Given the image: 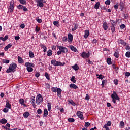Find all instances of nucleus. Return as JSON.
<instances>
[{
	"mask_svg": "<svg viewBox=\"0 0 130 130\" xmlns=\"http://www.w3.org/2000/svg\"><path fill=\"white\" fill-rule=\"evenodd\" d=\"M110 0H107L105 1V4L108 6H109V5H110Z\"/></svg>",
	"mask_w": 130,
	"mask_h": 130,
	"instance_id": "48",
	"label": "nucleus"
},
{
	"mask_svg": "<svg viewBox=\"0 0 130 130\" xmlns=\"http://www.w3.org/2000/svg\"><path fill=\"white\" fill-rule=\"evenodd\" d=\"M24 102H25V101L23 99H20L19 100V102H20V104H21V105H23L24 106H26V105L25 104H24Z\"/></svg>",
	"mask_w": 130,
	"mask_h": 130,
	"instance_id": "33",
	"label": "nucleus"
},
{
	"mask_svg": "<svg viewBox=\"0 0 130 130\" xmlns=\"http://www.w3.org/2000/svg\"><path fill=\"white\" fill-rule=\"evenodd\" d=\"M90 35V31L89 30H86L84 32V38H88Z\"/></svg>",
	"mask_w": 130,
	"mask_h": 130,
	"instance_id": "16",
	"label": "nucleus"
},
{
	"mask_svg": "<svg viewBox=\"0 0 130 130\" xmlns=\"http://www.w3.org/2000/svg\"><path fill=\"white\" fill-rule=\"evenodd\" d=\"M76 115H77L78 117L80 118L81 120H83L84 116L83 115V112L80 111H78L76 113Z\"/></svg>",
	"mask_w": 130,
	"mask_h": 130,
	"instance_id": "10",
	"label": "nucleus"
},
{
	"mask_svg": "<svg viewBox=\"0 0 130 130\" xmlns=\"http://www.w3.org/2000/svg\"><path fill=\"white\" fill-rule=\"evenodd\" d=\"M105 125H106V126H110L111 125V122L110 121H108L107 124Z\"/></svg>",
	"mask_w": 130,
	"mask_h": 130,
	"instance_id": "52",
	"label": "nucleus"
},
{
	"mask_svg": "<svg viewBox=\"0 0 130 130\" xmlns=\"http://www.w3.org/2000/svg\"><path fill=\"white\" fill-rule=\"evenodd\" d=\"M45 77H46V79H48V81L50 80V78L49 77V75L48 74V73H47V72H46L45 73Z\"/></svg>",
	"mask_w": 130,
	"mask_h": 130,
	"instance_id": "38",
	"label": "nucleus"
},
{
	"mask_svg": "<svg viewBox=\"0 0 130 130\" xmlns=\"http://www.w3.org/2000/svg\"><path fill=\"white\" fill-rule=\"evenodd\" d=\"M20 39V37L19 36H15V40H19Z\"/></svg>",
	"mask_w": 130,
	"mask_h": 130,
	"instance_id": "64",
	"label": "nucleus"
},
{
	"mask_svg": "<svg viewBox=\"0 0 130 130\" xmlns=\"http://www.w3.org/2000/svg\"><path fill=\"white\" fill-rule=\"evenodd\" d=\"M125 56H126V57H128V58H129V57H130V52H127L125 53Z\"/></svg>",
	"mask_w": 130,
	"mask_h": 130,
	"instance_id": "50",
	"label": "nucleus"
},
{
	"mask_svg": "<svg viewBox=\"0 0 130 130\" xmlns=\"http://www.w3.org/2000/svg\"><path fill=\"white\" fill-rule=\"evenodd\" d=\"M114 56L116 58H118V57H119V54H118V53H117V52H115V53H114Z\"/></svg>",
	"mask_w": 130,
	"mask_h": 130,
	"instance_id": "44",
	"label": "nucleus"
},
{
	"mask_svg": "<svg viewBox=\"0 0 130 130\" xmlns=\"http://www.w3.org/2000/svg\"><path fill=\"white\" fill-rule=\"evenodd\" d=\"M22 10H23V11L24 12H27V11H28V8H27L26 7L23 6Z\"/></svg>",
	"mask_w": 130,
	"mask_h": 130,
	"instance_id": "58",
	"label": "nucleus"
},
{
	"mask_svg": "<svg viewBox=\"0 0 130 130\" xmlns=\"http://www.w3.org/2000/svg\"><path fill=\"white\" fill-rule=\"evenodd\" d=\"M75 76H72L71 79V81L73 82V83H76V80H75Z\"/></svg>",
	"mask_w": 130,
	"mask_h": 130,
	"instance_id": "46",
	"label": "nucleus"
},
{
	"mask_svg": "<svg viewBox=\"0 0 130 130\" xmlns=\"http://www.w3.org/2000/svg\"><path fill=\"white\" fill-rule=\"evenodd\" d=\"M40 46L42 48H43L44 52H46L47 48H46V46H44L43 44H41L40 45Z\"/></svg>",
	"mask_w": 130,
	"mask_h": 130,
	"instance_id": "22",
	"label": "nucleus"
},
{
	"mask_svg": "<svg viewBox=\"0 0 130 130\" xmlns=\"http://www.w3.org/2000/svg\"><path fill=\"white\" fill-rule=\"evenodd\" d=\"M52 55V51L51 50H49L47 51V56H51Z\"/></svg>",
	"mask_w": 130,
	"mask_h": 130,
	"instance_id": "36",
	"label": "nucleus"
},
{
	"mask_svg": "<svg viewBox=\"0 0 130 130\" xmlns=\"http://www.w3.org/2000/svg\"><path fill=\"white\" fill-rule=\"evenodd\" d=\"M39 31H40V27H38V26H36V29H35V31L37 33H38V32H39Z\"/></svg>",
	"mask_w": 130,
	"mask_h": 130,
	"instance_id": "42",
	"label": "nucleus"
},
{
	"mask_svg": "<svg viewBox=\"0 0 130 130\" xmlns=\"http://www.w3.org/2000/svg\"><path fill=\"white\" fill-rule=\"evenodd\" d=\"M81 57L83 58H89L90 57V53H86V52H83L81 54Z\"/></svg>",
	"mask_w": 130,
	"mask_h": 130,
	"instance_id": "11",
	"label": "nucleus"
},
{
	"mask_svg": "<svg viewBox=\"0 0 130 130\" xmlns=\"http://www.w3.org/2000/svg\"><path fill=\"white\" fill-rule=\"evenodd\" d=\"M68 121L69 122H75V119L73 118H69L68 119Z\"/></svg>",
	"mask_w": 130,
	"mask_h": 130,
	"instance_id": "35",
	"label": "nucleus"
},
{
	"mask_svg": "<svg viewBox=\"0 0 130 130\" xmlns=\"http://www.w3.org/2000/svg\"><path fill=\"white\" fill-rule=\"evenodd\" d=\"M72 68L75 71H78V70H79V69H80V68L79 67V66H78V65L77 64H75L74 66H72Z\"/></svg>",
	"mask_w": 130,
	"mask_h": 130,
	"instance_id": "21",
	"label": "nucleus"
},
{
	"mask_svg": "<svg viewBox=\"0 0 130 130\" xmlns=\"http://www.w3.org/2000/svg\"><path fill=\"white\" fill-rule=\"evenodd\" d=\"M111 98H112V101L113 102V103H116V100H120V98L117 95V94L115 91H113V93L111 94Z\"/></svg>",
	"mask_w": 130,
	"mask_h": 130,
	"instance_id": "3",
	"label": "nucleus"
},
{
	"mask_svg": "<svg viewBox=\"0 0 130 130\" xmlns=\"http://www.w3.org/2000/svg\"><path fill=\"white\" fill-rule=\"evenodd\" d=\"M107 63L109 66L112 64V61H111V58H108L107 59Z\"/></svg>",
	"mask_w": 130,
	"mask_h": 130,
	"instance_id": "25",
	"label": "nucleus"
},
{
	"mask_svg": "<svg viewBox=\"0 0 130 130\" xmlns=\"http://www.w3.org/2000/svg\"><path fill=\"white\" fill-rule=\"evenodd\" d=\"M58 48H59V50H60L61 52H62L63 53H68V49L66 47L59 46L58 47Z\"/></svg>",
	"mask_w": 130,
	"mask_h": 130,
	"instance_id": "9",
	"label": "nucleus"
},
{
	"mask_svg": "<svg viewBox=\"0 0 130 130\" xmlns=\"http://www.w3.org/2000/svg\"><path fill=\"white\" fill-rule=\"evenodd\" d=\"M37 6L40 7V8H43V6H44V4H45V1H44L43 0H37Z\"/></svg>",
	"mask_w": 130,
	"mask_h": 130,
	"instance_id": "8",
	"label": "nucleus"
},
{
	"mask_svg": "<svg viewBox=\"0 0 130 130\" xmlns=\"http://www.w3.org/2000/svg\"><path fill=\"white\" fill-rule=\"evenodd\" d=\"M3 112H5V113H7V112H9V109L8 108H4L3 109Z\"/></svg>",
	"mask_w": 130,
	"mask_h": 130,
	"instance_id": "53",
	"label": "nucleus"
},
{
	"mask_svg": "<svg viewBox=\"0 0 130 130\" xmlns=\"http://www.w3.org/2000/svg\"><path fill=\"white\" fill-rule=\"evenodd\" d=\"M36 101H35V96H31L30 98V103L31 104H35Z\"/></svg>",
	"mask_w": 130,
	"mask_h": 130,
	"instance_id": "24",
	"label": "nucleus"
},
{
	"mask_svg": "<svg viewBox=\"0 0 130 130\" xmlns=\"http://www.w3.org/2000/svg\"><path fill=\"white\" fill-rule=\"evenodd\" d=\"M29 56L30 58H34V53L32 51H29Z\"/></svg>",
	"mask_w": 130,
	"mask_h": 130,
	"instance_id": "28",
	"label": "nucleus"
},
{
	"mask_svg": "<svg viewBox=\"0 0 130 130\" xmlns=\"http://www.w3.org/2000/svg\"><path fill=\"white\" fill-rule=\"evenodd\" d=\"M8 38H9V36H5L4 38L3 37H0V40H2V41H6V40H7V39H8Z\"/></svg>",
	"mask_w": 130,
	"mask_h": 130,
	"instance_id": "23",
	"label": "nucleus"
},
{
	"mask_svg": "<svg viewBox=\"0 0 130 130\" xmlns=\"http://www.w3.org/2000/svg\"><path fill=\"white\" fill-rule=\"evenodd\" d=\"M68 37H63L62 38L63 42H67V41H68Z\"/></svg>",
	"mask_w": 130,
	"mask_h": 130,
	"instance_id": "41",
	"label": "nucleus"
},
{
	"mask_svg": "<svg viewBox=\"0 0 130 130\" xmlns=\"http://www.w3.org/2000/svg\"><path fill=\"white\" fill-rule=\"evenodd\" d=\"M96 77H98V79H101V80L103 79V76L101 74H100V75L98 74H96Z\"/></svg>",
	"mask_w": 130,
	"mask_h": 130,
	"instance_id": "47",
	"label": "nucleus"
},
{
	"mask_svg": "<svg viewBox=\"0 0 130 130\" xmlns=\"http://www.w3.org/2000/svg\"><path fill=\"white\" fill-rule=\"evenodd\" d=\"M86 100H90V96H89V94H86V96L85 97Z\"/></svg>",
	"mask_w": 130,
	"mask_h": 130,
	"instance_id": "59",
	"label": "nucleus"
},
{
	"mask_svg": "<svg viewBox=\"0 0 130 130\" xmlns=\"http://www.w3.org/2000/svg\"><path fill=\"white\" fill-rule=\"evenodd\" d=\"M18 61L19 63H24V60L23 59H22V57H20L19 56L18 57Z\"/></svg>",
	"mask_w": 130,
	"mask_h": 130,
	"instance_id": "20",
	"label": "nucleus"
},
{
	"mask_svg": "<svg viewBox=\"0 0 130 130\" xmlns=\"http://www.w3.org/2000/svg\"><path fill=\"white\" fill-rule=\"evenodd\" d=\"M47 106H48V110L49 111H50V110H51V103H48L47 104Z\"/></svg>",
	"mask_w": 130,
	"mask_h": 130,
	"instance_id": "37",
	"label": "nucleus"
},
{
	"mask_svg": "<svg viewBox=\"0 0 130 130\" xmlns=\"http://www.w3.org/2000/svg\"><path fill=\"white\" fill-rule=\"evenodd\" d=\"M114 84L115 85H118V80L117 79L114 80Z\"/></svg>",
	"mask_w": 130,
	"mask_h": 130,
	"instance_id": "55",
	"label": "nucleus"
},
{
	"mask_svg": "<svg viewBox=\"0 0 130 130\" xmlns=\"http://www.w3.org/2000/svg\"><path fill=\"white\" fill-rule=\"evenodd\" d=\"M36 101L37 105H39L41 103H42V102H43V98L42 97V95L40 94H38Z\"/></svg>",
	"mask_w": 130,
	"mask_h": 130,
	"instance_id": "6",
	"label": "nucleus"
},
{
	"mask_svg": "<svg viewBox=\"0 0 130 130\" xmlns=\"http://www.w3.org/2000/svg\"><path fill=\"white\" fill-rule=\"evenodd\" d=\"M120 29H124L125 28V25H124V24L121 25L120 26Z\"/></svg>",
	"mask_w": 130,
	"mask_h": 130,
	"instance_id": "56",
	"label": "nucleus"
},
{
	"mask_svg": "<svg viewBox=\"0 0 130 130\" xmlns=\"http://www.w3.org/2000/svg\"><path fill=\"white\" fill-rule=\"evenodd\" d=\"M106 83H107V80H103L102 81V88H104V85H105V84H106Z\"/></svg>",
	"mask_w": 130,
	"mask_h": 130,
	"instance_id": "34",
	"label": "nucleus"
},
{
	"mask_svg": "<svg viewBox=\"0 0 130 130\" xmlns=\"http://www.w3.org/2000/svg\"><path fill=\"white\" fill-rule=\"evenodd\" d=\"M3 63H9L10 60L7 59H3Z\"/></svg>",
	"mask_w": 130,
	"mask_h": 130,
	"instance_id": "45",
	"label": "nucleus"
},
{
	"mask_svg": "<svg viewBox=\"0 0 130 130\" xmlns=\"http://www.w3.org/2000/svg\"><path fill=\"white\" fill-rule=\"evenodd\" d=\"M85 126L86 127H89V126H90V123L89 122H86L85 124Z\"/></svg>",
	"mask_w": 130,
	"mask_h": 130,
	"instance_id": "57",
	"label": "nucleus"
},
{
	"mask_svg": "<svg viewBox=\"0 0 130 130\" xmlns=\"http://www.w3.org/2000/svg\"><path fill=\"white\" fill-rule=\"evenodd\" d=\"M43 115L45 117H46V116H47V115H48V111H47V109H44Z\"/></svg>",
	"mask_w": 130,
	"mask_h": 130,
	"instance_id": "31",
	"label": "nucleus"
},
{
	"mask_svg": "<svg viewBox=\"0 0 130 130\" xmlns=\"http://www.w3.org/2000/svg\"><path fill=\"white\" fill-rule=\"evenodd\" d=\"M110 23H111L112 27H115V26H116V23L114 20H110Z\"/></svg>",
	"mask_w": 130,
	"mask_h": 130,
	"instance_id": "30",
	"label": "nucleus"
},
{
	"mask_svg": "<svg viewBox=\"0 0 130 130\" xmlns=\"http://www.w3.org/2000/svg\"><path fill=\"white\" fill-rule=\"evenodd\" d=\"M37 22H38V23H42V20L38 18L37 19Z\"/></svg>",
	"mask_w": 130,
	"mask_h": 130,
	"instance_id": "60",
	"label": "nucleus"
},
{
	"mask_svg": "<svg viewBox=\"0 0 130 130\" xmlns=\"http://www.w3.org/2000/svg\"><path fill=\"white\" fill-rule=\"evenodd\" d=\"M111 31L112 33L115 32V26H111Z\"/></svg>",
	"mask_w": 130,
	"mask_h": 130,
	"instance_id": "49",
	"label": "nucleus"
},
{
	"mask_svg": "<svg viewBox=\"0 0 130 130\" xmlns=\"http://www.w3.org/2000/svg\"><path fill=\"white\" fill-rule=\"evenodd\" d=\"M69 48H70L72 51H74V52H78V49H77V48L73 45L69 46Z\"/></svg>",
	"mask_w": 130,
	"mask_h": 130,
	"instance_id": "13",
	"label": "nucleus"
},
{
	"mask_svg": "<svg viewBox=\"0 0 130 130\" xmlns=\"http://www.w3.org/2000/svg\"><path fill=\"white\" fill-rule=\"evenodd\" d=\"M11 47H12V44L10 43L4 48V50L5 51H8L9 48H11Z\"/></svg>",
	"mask_w": 130,
	"mask_h": 130,
	"instance_id": "18",
	"label": "nucleus"
},
{
	"mask_svg": "<svg viewBox=\"0 0 130 130\" xmlns=\"http://www.w3.org/2000/svg\"><path fill=\"white\" fill-rule=\"evenodd\" d=\"M120 126H121V127H123V126H124V122L121 121L120 123Z\"/></svg>",
	"mask_w": 130,
	"mask_h": 130,
	"instance_id": "54",
	"label": "nucleus"
},
{
	"mask_svg": "<svg viewBox=\"0 0 130 130\" xmlns=\"http://www.w3.org/2000/svg\"><path fill=\"white\" fill-rule=\"evenodd\" d=\"M37 113L38 114H41V113H42V110L40 109H38Z\"/></svg>",
	"mask_w": 130,
	"mask_h": 130,
	"instance_id": "51",
	"label": "nucleus"
},
{
	"mask_svg": "<svg viewBox=\"0 0 130 130\" xmlns=\"http://www.w3.org/2000/svg\"><path fill=\"white\" fill-rule=\"evenodd\" d=\"M23 7H24V6H23L22 5H19L17 7V8L18 9V10H23Z\"/></svg>",
	"mask_w": 130,
	"mask_h": 130,
	"instance_id": "40",
	"label": "nucleus"
},
{
	"mask_svg": "<svg viewBox=\"0 0 130 130\" xmlns=\"http://www.w3.org/2000/svg\"><path fill=\"white\" fill-rule=\"evenodd\" d=\"M70 103L71 104H72V105H73V106H75V105H76V104H75V102H74V101H71L70 102Z\"/></svg>",
	"mask_w": 130,
	"mask_h": 130,
	"instance_id": "61",
	"label": "nucleus"
},
{
	"mask_svg": "<svg viewBox=\"0 0 130 130\" xmlns=\"http://www.w3.org/2000/svg\"><path fill=\"white\" fill-rule=\"evenodd\" d=\"M14 9H15V1L14 0H11L10 2L9 6V11L10 13H13Z\"/></svg>",
	"mask_w": 130,
	"mask_h": 130,
	"instance_id": "7",
	"label": "nucleus"
},
{
	"mask_svg": "<svg viewBox=\"0 0 130 130\" xmlns=\"http://www.w3.org/2000/svg\"><path fill=\"white\" fill-rule=\"evenodd\" d=\"M103 128H106V130H110L109 127L106 126V125H104Z\"/></svg>",
	"mask_w": 130,
	"mask_h": 130,
	"instance_id": "62",
	"label": "nucleus"
},
{
	"mask_svg": "<svg viewBox=\"0 0 130 130\" xmlns=\"http://www.w3.org/2000/svg\"><path fill=\"white\" fill-rule=\"evenodd\" d=\"M5 107H6V108H8V109H11V108H12V106L11 105V104H10V102L9 101H6Z\"/></svg>",
	"mask_w": 130,
	"mask_h": 130,
	"instance_id": "14",
	"label": "nucleus"
},
{
	"mask_svg": "<svg viewBox=\"0 0 130 130\" xmlns=\"http://www.w3.org/2000/svg\"><path fill=\"white\" fill-rule=\"evenodd\" d=\"M29 115H30V113H29L28 112H25L23 114V116L24 117H25V118H28Z\"/></svg>",
	"mask_w": 130,
	"mask_h": 130,
	"instance_id": "29",
	"label": "nucleus"
},
{
	"mask_svg": "<svg viewBox=\"0 0 130 130\" xmlns=\"http://www.w3.org/2000/svg\"><path fill=\"white\" fill-rule=\"evenodd\" d=\"M8 122V121L7 119L5 118H3L2 119H0V123H2V124H6Z\"/></svg>",
	"mask_w": 130,
	"mask_h": 130,
	"instance_id": "17",
	"label": "nucleus"
},
{
	"mask_svg": "<svg viewBox=\"0 0 130 130\" xmlns=\"http://www.w3.org/2000/svg\"><path fill=\"white\" fill-rule=\"evenodd\" d=\"M119 43H120L121 44H122L123 45H125V42L122 40H120L119 41Z\"/></svg>",
	"mask_w": 130,
	"mask_h": 130,
	"instance_id": "43",
	"label": "nucleus"
},
{
	"mask_svg": "<svg viewBox=\"0 0 130 130\" xmlns=\"http://www.w3.org/2000/svg\"><path fill=\"white\" fill-rule=\"evenodd\" d=\"M51 90L54 93H56V92H57L58 97H61V89L57 88L56 87H52Z\"/></svg>",
	"mask_w": 130,
	"mask_h": 130,
	"instance_id": "5",
	"label": "nucleus"
},
{
	"mask_svg": "<svg viewBox=\"0 0 130 130\" xmlns=\"http://www.w3.org/2000/svg\"><path fill=\"white\" fill-rule=\"evenodd\" d=\"M73 35H72V34L69 33L68 34V42H69V43H71L73 42Z\"/></svg>",
	"mask_w": 130,
	"mask_h": 130,
	"instance_id": "12",
	"label": "nucleus"
},
{
	"mask_svg": "<svg viewBox=\"0 0 130 130\" xmlns=\"http://www.w3.org/2000/svg\"><path fill=\"white\" fill-rule=\"evenodd\" d=\"M99 7H100V3L99 2H97L94 7V9H96V10H98V9H99Z\"/></svg>",
	"mask_w": 130,
	"mask_h": 130,
	"instance_id": "27",
	"label": "nucleus"
},
{
	"mask_svg": "<svg viewBox=\"0 0 130 130\" xmlns=\"http://www.w3.org/2000/svg\"><path fill=\"white\" fill-rule=\"evenodd\" d=\"M51 64H53V66H55V67H58V66H64L66 64V63H61V62L57 61L55 59H53L51 61Z\"/></svg>",
	"mask_w": 130,
	"mask_h": 130,
	"instance_id": "4",
	"label": "nucleus"
},
{
	"mask_svg": "<svg viewBox=\"0 0 130 130\" xmlns=\"http://www.w3.org/2000/svg\"><path fill=\"white\" fill-rule=\"evenodd\" d=\"M103 28H104V30H105V31H106V30H107V29H108V25L107 22H104Z\"/></svg>",
	"mask_w": 130,
	"mask_h": 130,
	"instance_id": "19",
	"label": "nucleus"
},
{
	"mask_svg": "<svg viewBox=\"0 0 130 130\" xmlns=\"http://www.w3.org/2000/svg\"><path fill=\"white\" fill-rule=\"evenodd\" d=\"M125 76H126V77H129L130 73L129 72H126L125 73Z\"/></svg>",
	"mask_w": 130,
	"mask_h": 130,
	"instance_id": "63",
	"label": "nucleus"
},
{
	"mask_svg": "<svg viewBox=\"0 0 130 130\" xmlns=\"http://www.w3.org/2000/svg\"><path fill=\"white\" fill-rule=\"evenodd\" d=\"M17 68V64L15 63H12L10 66L9 68L6 71V73H12V72H14L16 68Z\"/></svg>",
	"mask_w": 130,
	"mask_h": 130,
	"instance_id": "2",
	"label": "nucleus"
},
{
	"mask_svg": "<svg viewBox=\"0 0 130 130\" xmlns=\"http://www.w3.org/2000/svg\"><path fill=\"white\" fill-rule=\"evenodd\" d=\"M69 87H70L71 89H74L75 90H76V89H78V86H77V85L73 83H71L69 85Z\"/></svg>",
	"mask_w": 130,
	"mask_h": 130,
	"instance_id": "15",
	"label": "nucleus"
},
{
	"mask_svg": "<svg viewBox=\"0 0 130 130\" xmlns=\"http://www.w3.org/2000/svg\"><path fill=\"white\" fill-rule=\"evenodd\" d=\"M53 24H54V26H56L57 27H59V23L58 21H54Z\"/></svg>",
	"mask_w": 130,
	"mask_h": 130,
	"instance_id": "39",
	"label": "nucleus"
},
{
	"mask_svg": "<svg viewBox=\"0 0 130 130\" xmlns=\"http://www.w3.org/2000/svg\"><path fill=\"white\" fill-rule=\"evenodd\" d=\"M25 66L26 67V70L28 73L33 72V68L35 67V64L33 63L26 62Z\"/></svg>",
	"mask_w": 130,
	"mask_h": 130,
	"instance_id": "1",
	"label": "nucleus"
},
{
	"mask_svg": "<svg viewBox=\"0 0 130 130\" xmlns=\"http://www.w3.org/2000/svg\"><path fill=\"white\" fill-rule=\"evenodd\" d=\"M19 3L21 4V5H26L27 4V1L26 0H18Z\"/></svg>",
	"mask_w": 130,
	"mask_h": 130,
	"instance_id": "32",
	"label": "nucleus"
},
{
	"mask_svg": "<svg viewBox=\"0 0 130 130\" xmlns=\"http://www.w3.org/2000/svg\"><path fill=\"white\" fill-rule=\"evenodd\" d=\"M78 27H79V25L77 24H74V27L72 29V31L74 32V31H76L78 29Z\"/></svg>",
	"mask_w": 130,
	"mask_h": 130,
	"instance_id": "26",
	"label": "nucleus"
}]
</instances>
